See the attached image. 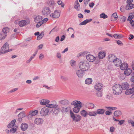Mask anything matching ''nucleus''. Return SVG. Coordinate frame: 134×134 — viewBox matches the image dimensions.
Returning a JSON list of instances; mask_svg holds the SVG:
<instances>
[{"instance_id": "1", "label": "nucleus", "mask_w": 134, "mask_h": 134, "mask_svg": "<svg viewBox=\"0 0 134 134\" xmlns=\"http://www.w3.org/2000/svg\"><path fill=\"white\" fill-rule=\"evenodd\" d=\"M90 65L89 63L86 61H82L79 64L80 69L83 71H88L90 69Z\"/></svg>"}, {"instance_id": "2", "label": "nucleus", "mask_w": 134, "mask_h": 134, "mask_svg": "<svg viewBox=\"0 0 134 134\" xmlns=\"http://www.w3.org/2000/svg\"><path fill=\"white\" fill-rule=\"evenodd\" d=\"M71 104L74 106L73 109V111L75 113H78L79 111L80 108L82 107V103L79 101L75 100L71 103Z\"/></svg>"}, {"instance_id": "3", "label": "nucleus", "mask_w": 134, "mask_h": 134, "mask_svg": "<svg viewBox=\"0 0 134 134\" xmlns=\"http://www.w3.org/2000/svg\"><path fill=\"white\" fill-rule=\"evenodd\" d=\"M113 92L114 95H119L122 92L121 86L119 84L115 85L113 87Z\"/></svg>"}, {"instance_id": "4", "label": "nucleus", "mask_w": 134, "mask_h": 134, "mask_svg": "<svg viewBox=\"0 0 134 134\" xmlns=\"http://www.w3.org/2000/svg\"><path fill=\"white\" fill-rule=\"evenodd\" d=\"M71 117L72 119V121L75 122L79 121L81 119V117L78 114H75L71 110L70 111Z\"/></svg>"}, {"instance_id": "5", "label": "nucleus", "mask_w": 134, "mask_h": 134, "mask_svg": "<svg viewBox=\"0 0 134 134\" xmlns=\"http://www.w3.org/2000/svg\"><path fill=\"white\" fill-rule=\"evenodd\" d=\"M9 44L7 42H6L1 47V53L2 54H4L11 51L12 50V49H9Z\"/></svg>"}, {"instance_id": "6", "label": "nucleus", "mask_w": 134, "mask_h": 134, "mask_svg": "<svg viewBox=\"0 0 134 134\" xmlns=\"http://www.w3.org/2000/svg\"><path fill=\"white\" fill-rule=\"evenodd\" d=\"M60 110V108L59 106L58 105L56 104L54 108L52 109V114L53 115H57L59 113Z\"/></svg>"}, {"instance_id": "7", "label": "nucleus", "mask_w": 134, "mask_h": 134, "mask_svg": "<svg viewBox=\"0 0 134 134\" xmlns=\"http://www.w3.org/2000/svg\"><path fill=\"white\" fill-rule=\"evenodd\" d=\"M51 12V10L48 7L44 8L42 12V14L45 16L48 15Z\"/></svg>"}, {"instance_id": "8", "label": "nucleus", "mask_w": 134, "mask_h": 134, "mask_svg": "<svg viewBox=\"0 0 134 134\" xmlns=\"http://www.w3.org/2000/svg\"><path fill=\"white\" fill-rule=\"evenodd\" d=\"M49 112V109L46 107L41 109L40 111V114L43 116H46L48 115Z\"/></svg>"}, {"instance_id": "9", "label": "nucleus", "mask_w": 134, "mask_h": 134, "mask_svg": "<svg viewBox=\"0 0 134 134\" xmlns=\"http://www.w3.org/2000/svg\"><path fill=\"white\" fill-rule=\"evenodd\" d=\"M60 11L56 10L54 11L53 13L51 14L50 16L53 18H58L60 16Z\"/></svg>"}, {"instance_id": "10", "label": "nucleus", "mask_w": 134, "mask_h": 134, "mask_svg": "<svg viewBox=\"0 0 134 134\" xmlns=\"http://www.w3.org/2000/svg\"><path fill=\"white\" fill-rule=\"evenodd\" d=\"M30 22V20L29 19L27 20V21L25 20H22L20 21L19 23V25L20 27L25 26L26 24H29Z\"/></svg>"}, {"instance_id": "11", "label": "nucleus", "mask_w": 134, "mask_h": 134, "mask_svg": "<svg viewBox=\"0 0 134 134\" xmlns=\"http://www.w3.org/2000/svg\"><path fill=\"white\" fill-rule=\"evenodd\" d=\"M84 71L81 69H79L76 71V74L79 78H81L84 75Z\"/></svg>"}, {"instance_id": "12", "label": "nucleus", "mask_w": 134, "mask_h": 134, "mask_svg": "<svg viewBox=\"0 0 134 134\" xmlns=\"http://www.w3.org/2000/svg\"><path fill=\"white\" fill-rule=\"evenodd\" d=\"M86 59L89 62H92L96 59V57L91 54H88L86 55Z\"/></svg>"}, {"instance_id": "13", "label": "nucleus", "mask_w": 134, "mask_h": 134, "mask_svg": "<svg viewBox=\"0 0 134 134\" xmlns=\"http://www.w3.org/2000/svg\"><path fill=\"white\" fill-rule=\"evenodd\" d=\"M103 85L100 83H97L94 86L95 89L97 91L101 90L102 88Z\"/></svg>"}, {"instance_id": "14", "label": "nucleus", "mask_w": 134, "mask_h": 134, "mask_svg": "<svg viewBox=\"0 0 134 134\" xmlns=\"http://www.w3.org/2000/svg\"><path fill=\"white\" fill-rule=\"evenodd\" d=\"M59 104L63 105H68L69 104V101L67 99H63L59 100L58 102Z\"/></svg>"}, {"instance_id": "15", "label": "nucleus", "mask_w": 134, "mask_h": 134, "mask_svg": "<svg viewBox=\"0 0 134 134\" xmlns=\"http://www.w3.org/2000/svg\"><path fill=\"white\" fill-rule=\"evenodd\" d=\"M108 59L109 61L113 63L117 57L114 55H109L108 56Z\"/></svg>"}, {"instance_id": "16", "label": "nucleus", "mask_w": 134, "mask_h": 134, "mask_svg": "<svg viewBox=\"0 0 134 134\" xmlns=\"http://www.w3.org/2000/svg\"><path fill=\"white\" fill-rule=\"evenodd\" d=\"M128 64L126 63H121L119 66L121 69L122 70H125L128 68Z\"/></svg>"}, {"instance_id": "17", "label": "nucleus", "mask_w": 134, "mask_h": 134, "mask_svg": "<svg viewBox=\"0 0 134 134\" xmlns=\"http://www.w3.org/2000/svg\"><path fill=\"white\" fill-rule=\"evenodd\" d=\"M113 63L115 66L119 67L121 63V60L117 58V59H115Z\"/></svg>"}, {"instance_id": "18", "label": "nucleus", "mask_w": 134, "mask_h": 134, "mask_svg": "<svg viewBox=\"0 0 134 134\" xmlns=\"http://www.w3.org/2000/svg\"><path fill=\"white\" fill-rule=\"evenodd\" d=\"M74 8L77 11H79L80 9V6L78 0H76L75 2Z\"/></svg>"}, {"instance_id": "19", "label": "nucleus", "mask_w": 134, "mask_h": 134, "mask_svg": "<svg viewBox=\"0 0 134 134\" xmlns=\"http://www.w3.org/2000/svg\"><path fill=\"white\" fill-rule=\"evenodd\" d=\"M16 121V119H14L10 122L8 125L7 127L8 128H10L13 127L14 126Z\"/></svg>"}, {"instance_id": "20", "label": "nucleus", "mask_w": 134, "mask_h": 134, "mask_svg": "<svg viewBox=\"0 0 134 134\" xmlns=\"http://www.w3.org/2000/svg\"><path fill=\"white\" fill-rule=\"evenodd\" d=\"M28 126L27 124L25 123L22 124L21 125V129L23 131L26 130L28 128Z\"/></svg>"}, {"instance_id": "21", "label": "nucleus", "mask_w": 134, "mask_h": 134, "mask_svg": "<svg viewBox=\"0 0 134 134\" xmlns=\"http://www.w3.org/2000/svg\"><path fill=\"white\" fill-rule=\"evenodd\" d=\"M43 122V120L41 118H36L35 120V123L37 125L42 124Z\"/></svg>"}, {"instance_id": "22", "label": "nucleus", "mask_w": 134, "mask_h": 134, "mask_svg": "<svg viewBox=\"0 0 134 134\" xmlns=\"http://www.w3.org/2000/svg\"><path fill=\"white\" fill-rule=\"evenodd\" d=\"M70 109V107H62L60 108V110L62 113H65L68 112Z\"/></svg>"}, {"instance_id": "23", "label": "nucleus", "mask_w": 134, "mask_h": 134, "mask_svg": "<svg viewBox=\"0 0 134 134\" xmlns=\"http://www.w3.org/2000/svg\"><path fill=\"white\" fill-rule=\"evenodd\" d=\"M129 85L127 82H124L122 84L121 86L122 88V90H126L127 89L129 88Z\"/></svg>"}, {"instance_id": "24", "label": "nucleus", "mask_w": 134, "mask_h": 134, "mask_svg": "<svg viewBox=\"0 0 134 134\" xmlns=\"http://www.w3.org/2000/svg\"><path fill=\"white\" fill-rule=\"evenodd\" d=\"M49 101L48 100L43 99L40 100V104L42 105H44L49 103Z\"/></svg>"}, {"instance_id": "25", "label": "nucleus", "mask_w": 134, "mask_h": 134, "mask_svg": "<svg viewBox=\"0 0 134 134\" xmlns=\"http://www.w3.org/2000/svg\"><path fill=\"white\" fill-rule=\"evenodd\" d=\"M43 18L41 16L38 15L35 18V21L36 23L42 21Z\"/></svg>"}, {"instance_id": "26", "label": "nucleus", "mask_w": 134, "mask_h": 134, "mask_svg": "<svg viewBox=\"0 0 134 134\" xmlns=\"http://www.w3.org/2000/svg\"><path fill=\"white\" fill-rule=\"evenodd\" d=\"M132 70L131 69L127 68L124 71V74L126 75L129 76L132 73Z\"/></svg>"}, {"instance_id": "27", "label": "nucleus", "mask_w": 134, "mask_h": 134, "mask_svg": "<svg viewBox=\"0 0 134 134\" xmlns=\"http://www.w3.org/2000/svg\"><path fill=\"white\" fill-rule=\"evenodd\" d=\"M105 111L104 109H97L96 112L97 114L103 115L104 114Z\"/></svg>"}, {"instance_id": "28", "label": "nucleus", "mask_w": 134, "mask_h": 134, "mask_svg": "<svg viewBox=\"0 0 134 134\" xmlns=\"http://www.w3.org/2000/svg\"><path fill=\"white\" fill-rule=\"evenodd\" d=\"M92 19H87L80 24V25H86L87 23H89L92 21Z\"/></svg>"}, {"instance_id": "29", "label": "nucleus", "mask_w": 134, "mask_h": 134, "mask_svg": "<svg viewBox=\"0 0 134 134\" xmlns=\"http://www.w3.org/2000/svg\"><path fill=\"white\" fill-rule=\"evenodd\" d=\"M134 91V89H130L126 90L125 92V93L126 95H129L133 93Z\"/></svg>"}, {"instance_id": "30", "label": "nucleus", "mask_w": 134, "mask_h": 134, "mask_svg": "<svg viewBox=\"0 0 134 134\" xmlns=\"http://www.w3.org/2000/svg\"><path fill=\"white\" fill-rule=\"evenodd\" d=\"M105 55V53L103 51H101L99 53V57L100 59H103Z\"/></svg>"}, {"instance_id": "31", "label": "nucleus", "mask_w": 134, "mask_h": 134, "mask_svg": "<svg viewBox=\"0 0 134 134\" xmlns=\"http://www.w3.org/2000/svg\"><path fill=\"white\" fill-rule=\"evenodd\" d=\"M80 113L81 115L84 117H86L88 115V113L84 110L81 111Z\"/></svg>"}, {"instance_id": "32", "label": "nucleus", "mask_w": 134, "mask_h": 134, "mask_svg": "<svg viewBox=\"0 0 134 134\" xmlns=\"http://www.w3.org/2000/svg\"><path fill=\"white\" fill-rule=\"evenodd\" d=\"M10 30L9 29L8 27H5L3 28L2 30L3 32L5 34L7 35V33H8Z\"/></svg>"}, {"instance_id": "33", "label": "nucleus", "mask_w": 134, "mask_h": 134, "mask_svg": "<svg viewBox=\"0 0 134 134\" xmlns=\"http://www.w3.org/2000/svg\"><path fill=\"white\" fill-rule=\"evenodd\" d=\"M47 3L51 7L52 6V7H54L55 5L54 2V1L53 0H49Z\"/></svg>"}, {"instance_id": "34", "label": "nucleus", "mask_w": 134, "mask_h": 134, "mask_svg": "<svg viewBox=\"0 0 134 134\" xmlns=\"http://www.w3.org/2000/svg\"><path fill=\"white\" fill-rule=\"evenodd\" d=\"M88 115L90 116H95L97 115V113L95 111H89L88 113Z\"/></svg>"}, {"instance_id": "35", "label": "nucleus", "mask_w": 134, "mask_h": 134, "mask_svg": "<svg viewBox=\"0 0 134 134\" xmlns=\"http://www.w3.org/2000/svg\"><path fill=\"white\" fill-rule=\"evenodd\" d=\"M114 114L115 116L118 117L121 114V113L119 110H116L114 112Z\"/></svg>"}, {"instance_id": "36", "label": "nucleus", "mask_w": 134, "mask_h": 134, "mask_svg": "<svg viewBox=\"0 0 134 134\" xmlns=\"http://www.w3.org/2000/svg\"><path fill=\"white\" fill-rule=\"evenodd\" d=\"M38 113V111L37 110H35L29 113V116H35Z\"/></svg>"}, {"instance_id": "37", "label": "nucleus", "mask_w": 134, "mask_h": 134, "mask_svg": "<svg viewBox=\"0 0 134 134\" xmlns=\"http://www.w3.org/2000/svg\"><path fill=\"white\" fill-rule=\"evenodd\" d=\"M44 35V34L43 32H42L40 34L37 36V39L40 40L42 38Z\"/></svg>"}, {"instance_id": "38", "label": "nucleus", "mask_w": 134, "mask_h": 134, "mask_svg": "<svg viewBox=\"0 0 134 134\" xmlns=\"http://www.w3.org/2000/svg\"><path fill=\"white\" fill-rule=\"evenodd\" d=\"M92 81V79L90 78L87 79L85 81V83L87 84H90L91 83Z\"/></svg>"}, {"instance_id": "39", "label": "nucleus", "mask_w": 134, "mask_h": 134, "mask_svg": "<svg viewBox=\"0 0 134 134\" xmlns=\"http://www.w3.org/2000/svg\"><path fill=\"white\" fill-rule=\"evenodd\" d=\"M18 118H23L25 117V114L24 111L21 112L18 115Z\"/></svg>"}, {"instance_id": "40", "label": "nucleus", "mask_w": 134, "mask_h": 134, "mask_svg": "<svg viewBox=\"0 0 134 134\" xmlns=\"http://www.w3.org/2000/svg\"><path fill=\"white\" fill-rule=\"evenodd\" d=\"M18 126L16 125L14 127L12 128L10 130V132L11 133H15L16 131V128Z\"/></svg>"}, {"instance_id": "41", "label": "nucleus", "mask_w": 134, "mask_h": 134, "mask_svg": "<svg viewBox=\"0 0 134 134\" xmlns=\"http://www.w3.org/2000/svg\"><path fill=\"white\" fill-rule=\"evenodd\" d=\"M7 36L6 34L3 32L0 33V40L5 39Z\"/></svg>"}, {"instance_id": "42", "label": "nucleus", "mask_w": 134, "mask_h": 134, "mask_svg": "<svg viewBox=\"0 0 134 134\" xmlns=\"http://www.w3.org/2000/svg\"><path fill=\"white\" fill-rule=\"evenodd\" d=\"M87 105L88 106V108L90 109L93 108L94 106V104L91 103H88Z\"/></svg>"}, {"instance_id": "43", "label": "nucleus", "mask_w": 134, "mask_h": 134, "mask_svg": "<svg viewBox=\"0 0 134 134\" xmlns=\"http://www.w3.org/2000/svg\"><path fill=\"white\" fill-rule=\"evenodd\" d=\"M100 16L101 18H102L103 19H106L108 17V16L106 15L104 13H102L100 15Z\"/></svg>"}, {"instance_id": "44", "label": "nucleus", "mask_w": 134, "mask_h": 134, "mask_svg": "<svg viewBox=\"0 0 134 134\" xmlns=\"http://www.w3.org/2000/svg\"><path fill=\"white\" fill-rule=\"evenodd\" d=\"M56 104H48L46 105V107L48 108H54L56 106Z\"/></svg>"}, {"instance_id": "45", "label": "nucleus", "mask_w": 134, "mask_h": 134, "mask_svg": "<svg viewBox=\"0 0 134 134\" xmlns=\"http://www.w3.org/2000/svg\"><path fill=\"white\" fill-rule=\"evenodd\" d=\"M97 96L99 97H101L102 95V93L101 91H99L97 92L96 93Z\"/></svg>"}, {"instance_id": "46", "label": "nucleus", "mask_w": 134, "mask_h": 134, "mask_svg": "<svg viewBox=\"0 0 134 134\" xmlns=\"http://www.w3.org/2000/svg\"><path fill=\"white\" fill-rule=\"evenodd\" d=\"M37 24L36 25V27L38 28L43 24V22L42 21L38 22L37 23Z\"/></svg>"}, {"instance_id": "47", "label": "nucleus", "mask_w": 134, "mask_h": 134, "mask_svg": "<svg viewBox=\"0 0 134 134\" xmlns=\"http://www.w3.org/2000/svg\"><path fill=\"white\" fill-rule=\"evenodd\" d=\"M58 3L59 5H61L62 7L63 8L64 7V5L62 1L59 0L58 2Z\"/></svg>"}, {"instance_id": "48", "label": "nucleus", "mask_w": 134, "mask_h": 134, "mask_svg": "<svg viewBox=\"0 0 134 134\" xmlns=\"http://www.w3.org/2000/svg\"><path fill=\"white\" fill-rule=\"evenodd\" d=\"M112 16L114 17L115 20H116L118 18V16L116 13H114L112 14Z\"/></svg>"}, {"instance_id": "49", "label": "nucleus", "mask_w": 134, "mask_h": 134, "mask_svg": "<svg viewBox=\"0 0 134 134\" xmlns=\"http://www.w3.org/2000/svg\"><path fill=\"white\" fill-rule=\"evenodd\" d=\"M76 62L74 60H71L70 62V64L72 67H74L75 65Z\"/></svg>"}, {"instance_id": "50", "label": "nucleus", "mask_w": 134, "mask_h": 134, "mask_svg": "<svg viewBox=\"0 0 134 134\" xmlns=\"http://www.w3.org/2000/svg\"><path fill=\"white\" fill-rule=\"evenodd\" d=\"M126 20V18L124 16L122 17L120 19V21L121 23L124 22Z\"/></svg>"}, {"instance_id": "51", "label": "nucleus", "mask_w": 134, "mask_h": 134, "mask_svg": "<svg viewBox=\"0 0 134 134\" xmlns=\"http://www.w3.org/2000/svg\"><path fill=\"white\" fill-rule=\"evenodd\" d=\"M60 79L64 81H66L67 80V78L66 77L63 76H61Z\"/></svg>"}, {"instance_id": "52", "label": "nucleus", "mask_w": 134, "mask_h": 134, "mask_svg": "<svg viewBox=\"0 0 134 134\" xmlns=\"http://www.w3.org/2000/svg\"><path fill=\"white\" fill-rule=\"evenodd\" d=\"M105 113L106 115H110L112 114V112L111 111H110L108 110L106 111Z\"/></svg>"}, {"instance_id": "53", "label": "nucleus", "mask_w": 134, "mask_h": 134, "mask_svg": "<svg viewBox=\"0 0 134 134\" xmlns=\"http://www.w3.org/2000/svg\"><path fill=\"white\" fill-rule=\"evenodd\" d=\"M90 0H83V2L85 5L86 6L88 4Z\"/></svg>"}, {"instance_id": "54", "label": "nucleus", "mask_w": 134, "mask_h": 134, "mask_svg": "<svg viewBox=\"0 0 134 134\" xmlns=\"http://www.w3.org/2000/svg\"><path fill=\"white\" fill-rule=\"evenodd\" d=\"M118 121L119 122L118 124L121 125L124 123V122H125V120H124L120 121L119 120V121Z\"/></svg>"}, {"instance_id": "55", "label": "nucleus", "mask_w": 134, "mask_h": 134, "mask_svg": "<svg viewBox=\"0 0 134 134\" xmlns=\"http://www.w3.org/2000/svg\"><path fill=\"white\" fill-rule=\"evenodd\" d=\"M44 57V56L43 54L42 53H41L40 55L39 59L41 60H42Z\"/></svg>"}, {"instance_id": "56", "label": "nucleus", "mask_w": 134, "mask_h": 134, "mask_svg": "<svg viewBox=\"0 0 134 134\" xmlns=\"http://www.w3.org/2000/svg\"><path fill=\"white\" fill-rule=\"evenodd\" d=\"M113 37L115 38H121L120 36H119V35H118L117 34L114 35H113Z\"/></svg>"}, {"instance_id": "57", "label": "nucleus", "mask_w": 134, "mask_h": 134, "mask_svg": "<svg viewBox=\"0 0 134 134\" xmlns=\"http://www.w3.org/2000/svg\"><path fill=\"white\" fill-rule=\"evenodd\" d=\"M18 90V88H15L13 89L12 90H10L9 92V93H11L13 92H14L15 91H17Z\"/></svg>"}, {"instance_id": "58", "label": "nucleus", "mask_w": 134, "mask_h": 134, "mask_svg": "<svg viewBox=\"0 0 134 134\" xmlns=\"http://www.w3.org/2000/svg\"><path fill=\"white\" fill-rule=\"evenodd\" d=\"M117 43L119 45L122 46V42L119 40L117 41Z\"/></svg>"}, {"instance_id": "59", "label": "nucleus", "mask_w": 134, "mask_h": 134, "mask_svg": "<svg viewBox=\"0 0 134 134\" xmlns=\"http://www.w3.org/2000/svg\"><path fill=\"white\" fill-rule=\"evenodd\" d=\"M94 5V3L92 2L91 3H89V5L90 7L93 8Z\"/></svg>"}, {"instance_id": "60", "label": "nucleus", "mask_w": 134, "mask_h": 134, "mask_svg": "<svg viewBox=\"0 0 134 134\" xmlns=\"http://www.w3.org/2000/svg\"><path fill=\"white\" fill-rule=\"evenodd\" d=\"M48 20V19L47 18H44L42 20V21L43 23V24L44 23H46V21H47Z\"/></svg>"}, {"instance_id": "61", "label": "nucleus", "mask_w": 134, "mask_h": 134, "mask_svg": "<svg viewBox=\"0 0 134 134\" xmlns=\"http://www.w3.org/2000/svg\"><path fill=\"white\" fill-rule=\"evenodd\" d=\"M114 128L113 127H111L110 128V131L111 132H113L114 131Z\"/></svg>"}, {"instance_id": "62", "label": "nucleus", "mask_w": 134, "mask_h": 134, "mask_svg": "<svg viewBox=\"0 0 134 134\" xmlns=\"http://www.w3.org/2000/svg\"><path fill=\"white\" fill-rule=\"evenodd\" d=\"M130 37L129 38V40H131L134 38V36L132 34H130Z\"/></svg>"}, {"instance_id": "63", "label": "nucleus", "mask_w": 134, "mask_h": 134, "mask_svg": "<svg viewBox=\"0 0 134 134\" xmlns=\"http://www.w3.org/2000/svg\"><path fill=\"white\" fill-rule=\"evenodd\" d=\"M65 38V36L64 35H63L62 36L60 39V41L61 42L63 41Z\"/></svg>"}, {"instance_id": "64", "label": "nucleus", "mask_w": 134, "mask_h": 134, "mask_svg": "<svg viewBox=\"0 0 134 134\" xmlns=\"http://www.w3.org/2000/svg\"><path fill=\"white\" fill-rule=\"evenodd\" d=\"M130 23L133 27L134 26V21L133 20L130 21Z\"/></svg>"}]
</instances>
